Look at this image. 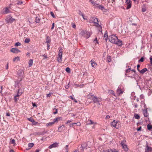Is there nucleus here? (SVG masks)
I'll use <instances>...</instances> for the list:
<instances>
[{
    "label": "nucleus",
    "mask_w": 152,
    "mask_h": 152,
    "mask_svg": "<svg viewBox=\"0 0 152 152\" xmlns=\"http://www.w3.org/2000/svg\"><path fill=\"white\" fill-rule=\"evenodd\" d=\"M109 39L110 42L115 44L119 46H121L122 44V41L118 39L117 37L115 35L113 34L110 36Z\"/></svg>",
    "instance_id": "f257e3e1"
},
{
    "label": "nucleus",
    "mask_w": 152,
    "mask_h": 152,
    "mask_svg": "<svg viewBox=\"0 0 152 152\" xmlns=\"http://www.w3.org/2000/svg\"><path fill=\"white\" fill-rule=\"evenodd\" d=\"M98 20L97 18L94 17H91L90 18L89 21V22L90 23H94V25L99 28L98 30L102 33V30H101L102 29V27L98 23Z\"/></svg>",
    "instance_id": "f03ea898"
},
{
    "label": "nucleus",
    "mask_w": 152,
    "mask_h": 152,
    "mask_svg": "<svg viewBox=\"0 0 152 152\" xmlns=\"http://www.w3.org/2000/svg\"><path fill=\"white\" fill-rule=\"evenodd\" d=\"M80 35L86 38V39H87L89 37L91 33L89 31H86L84 30H82L80 33Z\"/></svg>",
    "instance_id": "7ed1b4c3"
},
{
    "label": "nucleus",
    "mask_w": 152,
    "mask_h": 152,
    "mask_svg": "<svg viewBox=\"0 0 152 152\" xmlns=\"http://www.w3.org/2000/svg\"><path fill=\"white\" fill-rule=\"evenodd\" d=\"M91 142H88L87 143L83 142L81 145V147L80 148V151L82 152L84 151L85 149H87V146H88V148H90L91 146Z\"/></svg>",
    "instance_id": "20e7f679"
},
{
    "label": "nucleus",
    "mask_w": 152,
    "mask_h": 152,
    "mask_svg": "<svg viewBox=\"0 0 152 152\" xmlns=\"http://www.w3.org/2000/svg\"><path fill=\"white\" fill-rule=\"evenodd\" d=\"M93 101L94 103H97L98 104V106L99 107H100V105L99 103V102H100L101 100V99L100 98H97L96 97H94L93 98Z\"/></svg>",
    "instance_id": "39448f33"
},
{
    "label": "nucleus",
    "mask_w": 152,
    "mask_h": 152,
    "mask_svg": "<svg viewBox=\"0 0 152 152\" xmlns=\"http://www.w3.org/2000/svg\"><path fill=\"white\" fill-rule=\"evenodd\" d=\"M15 19L12 18V17L10 15H9L7 16L6 20L7 22L8 23H11L13 21H14Z\"/></svg>",
    "instance_id": "423d86ee"
},
{
    "label": "nucleus",
    "mask_w": 152,
    "mask_h": 152,
    "mask_svg": "<svg viewBox=\"0 0 152 152\" xmlns=\"http://www.w3.org/2000/svg\"><path fill=\"white\" fill-rule=\"evenodd\" d=\"M121 144L124 151H128V148L127 147V146L125 144V141H123L121 142Z\"/></svg>",
    "instance_id": "0eeeda50"
},
{
    "label": "nucleus",
    "mask_w": 152,
    "mask_h": 152,
    "mask_svg": "<svg viewBox=\"0 0 152 152\" xmlns=\"http://www.w3.org/2000/svg\"><path fill=\"white\" fill-rule=\"evenodd\" d=\"M62 57V52L61 50H59L58 57V62H61V61Z\"/></svg>",
    "instance_id": "6e6552de"
},
{
    "label": "nucleus",
    "mask_w": 152,
    "mask_h": 152,
    "mask_svg": "<svg viewBox=\"0 0 152 152\" xmlns=\"http://www.w3.org/2000/svg\"><path fill=\"white\" fill-rule=\"evenodd\" d=\"M146 146L145 152H151L152 150V149L151 147H149L148 144V143L147 141L146 142Z\"/></svg>",
    "instance_id": "1a4fd4ad"
},
{
    "label": "nucleus",
    "mask_w": 152,
    "mask_h": 152,
    "mask_svg": "<svg viewBox=\"0 0 152 152\" xmlns=\"http://www.w3.org/2000/svg\"><path fill=\"white\" fill-rule=\"evenodd\" d=\"M118 122V121H116L115 120H114L111 123V126L115 127L116 129H118V126H117V124Z\"/></svg>",
    "instance_id": "9d476101"
},
{
    "label": "nucleus",
    "mask_w": 152,
    "mask_h": 152,
    "mask_svg": "<svg viewBox=\"0 0 152 152\" xmlns=\"http://www.w3.org/2000/svg\"><path fill=\"white\" fill-rule=\"evenodd\" d=\"M58 146V143L57 142H55L51 144V145L48 147L49 149H51L52 148H56Z\"/></svg>",
    "instance_id": "9b49d317"
},
{
    "label": "nucleus",
    "mask_w": 152,
    "mask_h": 152,
    "mask_svg": "<svg viewBox=\"0 0 152 152\" xmlns=\"http://www.w3.org/2000/svg\"><path fill=\"white\" fill-rule=\"evenodd\" d=\"M10 51L14 53H18L20 52V50L17 49V48H12L10 50Z\"/></svg>",
    "instance_id": "f8f14e48"
},
{
    "label": "nucleus",
    "mask_w": 152,
    "mask_h": 152,
    "mask_svg": "<svg viewBox=\"0 0 152 152\" xmlns=\"http://www.w3.org/2000/svg\"><path fill=\"white\" fill-rule=\"evenodd\" d=\"M118 151L116 149H113L107 150L104 151V152H118Z\"/></svg>",
    "instance_id": "ddd939ff"
},
{
    "label": "nucleus",
    "mask_w": 152,
    "mask_h": 152,
    "mask_svg": "<svg viewBox=\"0 0 152 152\" xmlns=\"http://www.w3.org/2000/svg\"><path fill=\"white\" fill-rule=\"evenodd\" d=\"M18 73L19 76H22L23 75V71L22 69H20L18 71Z\"/></svg>",
    "instance_id": "4468645a"
},
{
    "label": "nucleus",
    "mask_w": 152,
    "mask_h": 152,
    "mask_svg": "<svg viewBox=\"0 0 152 152\" xmlns=\"http://www.w3.org/2000/svg\"><path fill=\"white\" fill-rule=\"evenodd\" d=\"M117 93L118 95L123 93V91L121 90L120 88L119 87H118L117 90Z\"/></svg>",
    "instance_id": "2eb2a0df"
},
{
    "label": "nucleus",
    "mask_w": 152,
    "mask_h": 152,
    "mask_svg": "<svg viewBox=\"0 0 152 152\" xmlns=\"http://www.w3.org/2000/svg\"><path fill=\"white\" fill-rule=\"evenodd\" d=\"M65 128V127L64 125L61 126L58 128V131L59 132H61Z\"/></svg>",
    "instance_id": "dca6fc26"
},
{
    "label": "nucleus",
    "mask_w": 152,
    "mask_h": 152,
    "mask_svg": "<svg viewBox=\"0 0 152 152\" xmlns=\"http://www.w3.org/2000/svg\"><path fill=\"white\" fill-rule=\"evenodd\" d=\"M143 114L145 117H147L148 116V114L147 112V109L143 110Z\"/></svg>",
    "instance_id": "f3484780"
},
{
    "label": "nucleus",
    "mask_w": 152,
    "mask_h": 152,
    "mask_svg": "<svg viewBox=\"0 0 152 152\" xmlns=\"http://www.w3.org/2000/svg\"><path fill=\"white\" fill-rule=\"evenodd\" d=\"M90 62H91V66L93 67H95L96 65L97 64H96L94 62V61H93L92 60H91Z\"/></svg>",
    "instance_id": "a211bd4d"
},
{
    "label": "nucleus",
    "mask_w": 152,
    "mask_h": 152,
    "mask_svg": "<svg viewBox=\"0 0 152 152\" xmlns=\"http://www.w3.org/2000/svg\"><path fill=\"white\" fill-rule=\"evenodd\" d=\"M20 60V58L18 56L16 57L13 59V61L14 62H17L19 61Z\"/></svg>",
    "instance_id": "6ab92c4d"
},
{
    "label": "nucleus",
    "mask_w": 152,
    "mask_h": 152,
    "mask_svg": "<svg viewBox=\"0 0 152 152\" xmlns=\"http://www.w3.org/2000/svg\"><path fill=\"white\" fill-rule=\"evenodd\" d=\"M62 118L61 117H58L56 118L54 120V122L55 123L57 122L58 121L61 120Z\"/></svg>",
    "instance_id": "aec40b11"
},
{
    "label": "nucleus",
    "mask_w": 152,
    "mask_h": 152,
    "mask_svg": "<svg viewBox=\"0 0 152 152\" xmlns=\"http://www.w3.org/2000/svg\"><path fill=\"white\" fill-rule=\"evenodd\" d=\"M147 71V69L146 68H145L141 70H140L139 72L140 73L143 74L144 73H145L146 71Z\"/></svg>",
    "instance_id": "412c9836"
},
{
    "label": "nucleus",
    "mask_w": 152,
    "mask_h": 152,
    "mask_svg": "<svg viewBox=\"0 0 152 152\" xmlns=\"http://www.w3.org/2000/svg\"><path fill=\"white\" fill-rule=\"evenodd\" d=\"M90 1L91 2V3L94 6H96L98 5V4L96 2H94L93 1L90 0Z\"/></svg>",
    "instance_id": "4be33fe9"
},
{
    "label": "nucleus",
    "mask_w": 152,
    "mask_h": 152,
    "mask_svg": "<svg viewBox=\"0 0 152 152\" xmlns=\"http://www.w3.org/2000/svg\"><path fill=\"white\" fill-rule=\"evenodd\" d=\"M51 41V39L50 37L48 36L47 37V38L46 39V42L47 43H49Z\"/></svg>",
    "instance_id": "5701e85b"
},
{
    "label": "nucleus",
    "mask_w": 152,
    "mask_h": 152,
    "mask_svg": "<svg viewBox=\"0 0 152 152\" xmlns=\"http://www.w3.org/2000/svg\"><path fill=\"white\" fill-rule=\"evenodd\" d=\"M55 123V122L53 121L49 122V123H47L46 125L47 126H52L53 124Z\"/></svg>",
    "instance_id": "b1692460"
},
{
    "label": "nucleus",
    "mask_w": 152,
    "mask_h": 152,
    "mask_svg": "<svg viewBox=\"0 0 152 152\" xmlns=\"http://www.w3.org/2000/svg\"><path fill=\"white\" fill-rule=\"evenodd\" d=\"M33 63V60L32 59H30L28 63L29 66H31L32 65Z\"/></svg>",
    "instance_id": "393cba45"
},
{
    "label": "nucleus",
    "mask_w": 152,
    "mask_h": 152,
    "mask_svg": "<svg viewBox=\"0 0 152 152\" xmlns=\"http://www.w3.org/2000/svg\"><path fill=\"white\" fill-rule=\"evenodd\" d=\"M34 145V144L33 143H29L28 144V147L29 148V149L31 148Z\"/></svg>",
    "instance_id": "a878e982"
},
{
    "label": "nucleus",
    "mask_w": 152,
    "mask_h": 152,
    "mask_svg": "<svg viewBox=\"0 0 152 152\" xmlns=\"http://www.w3.org/2000/svg\"><path fill=\"white\" fill-rule=\"evenodd\" d=\"M134 117L136 119H139L140 118V116L139 115L137 114H135L134 115Z\"/></svg>",
    "instance_id": "bb28decb"
},
{
    "label": "nucleus",
    "mask_w": 152,
    "mask_h": 152,
    "mask_svg": "<svg viewBox=\"0 0 152 152\" xmlns=\"http://www.w3.org/2000/svg\"><path fill=\"white\" fill-rule=\"evenodd\" d=\"M97 7H98L99 9L102 10H103L104 9V7L103 6L101 5H99L98 6H96Z\"/></svg>",
    "instance_id": "cd10ccee"
},
{
    "label": "nucleus",
    "mask_w": 152,
    "mask_h": 152,
    "mask_svg": "<svg viewBox=\"0 0 152 152\" xmlns=\"http://www.w3.org/2000/svg\"><path fill=\"white\" fill-rule=\"evenodd\" d=\"M126 5L127 7L126 9L127 10L130 9L131 7L132 6L131 4H127Z\"/></svg>",
    "instance_id": "c85d7f7f"
},
{
    "label": "nucleus",
    "mask_w": 152,
    "mask_h": 152,
    "mask_svg": "<svg viewBox=\"0 0 152 152\" xmlns=\"http://www.w3.org/2000/svg\"><path fill=\"white\" fill-rule=\"evenodd\" d=\"M40 18L38 17H36V18L35 21L37 23H39L40 22Z\"/></svg>",
    "instance_id": "c756f323"
},
{
    "label": "nucleus",
    "mask_w": 152,
    "mask_h": 152,
    "mask_svg": "<svg viewBox=\"0 0 152 152\" xmlns=\"http://www.w3.org/2000/svg\"><path fill=\"white\" fill-rule=\"evenodd\" d=\"M10 140H11V143L12 144H13V145H15V140H14V139H12V138H11L10 139Z\"/></svg>",
    "instance_id": "7c9ffc66"
},
{
    "label": "nucleus",
    "mask_w": 152,
    "mask_h": 152,
    "mask_svg": "<svg viewBox=\"0 0 152 152\" xmlns=\"http://www.w3.org/2000/svg\"><path fill=\"white\" fill-rule=\"evenodd\" d=\"M107 60L108 62H110L111 61L110 56H107Z\"/></svg>",
    "instance_id": "2f4dec72"
},
{
    "label": "nucleus",
    "mask_w": 152,
    "mask_h": 152,
    "mask_svg": "<svg viewBox=\"0 0 152 152\" xmlns=\"http://www.w3.org/2000/svg\"><path fill=\"white\" fill-rule=\"evenodd\" d=\"M94 43H95V44H98V42L97 41V38L96 37L95 38V39L94 40Z\"/></svg>",
    "instance_id": "473e14b6"
},
{
    "label": "nucleus",
    "mask_w": 152,
    "mask_h": 152,
    "mask_svg": "<svg viewBox=\"0 0 152 152\" xmlns=\"http://www.w3.org/2000/svg\"><path fill=\"white\" fill-rule=\"evenodd\" d=\"M147 128L148 130H150L152 128V126L148 124L147 125Z\"/></svg>",
    "instance_id": "72a5a7b5"
},
{
    "label": "nucleus",
    "mask_w": 152,
    "mask_h": 152,
    "mask_svg": "<svg viewBox=\"0 0 152 152\" xmlns=\"http://www.w3.org/2000/svg\"><path fill=\"white\" fill-rule=\"evenodd\" d=\"M21 45V43L19 42H16L15 44V47L20 46Z\"/></svg>",
    "instance_id": "f704fd0d"
},
{
    "label": "nucleus",
    "mask_w": 152,
    "mask_h": 152,
    "mask_svg": "<svg viewBox=\"0 0 152 152\" xmlns=\"http://www.w3.org/2000/svg\"><path fill=\"white\" fill-rule=\"evenodd\" d=\"M28 120L29 121L31 122H35L34 120L32 118H28Z\"/></svg>",
    "instance_id": "c9c22d12"
},
{
    "label": "nucleus",
    "mask_w": 152,
    "mask_h": 152,
    "mask_svg": "<svg viewBox=\"0 0 152 152\" xmlns=\"http://www.w3.org/2000/svg\"><path fill=\"white\" fill-rule=\"evenodd\" d=\"M16 1V4H21L23 3V2H22L20 1Z\"/></svg>",
    "instance_id": "e433bc0d"
},
{
    "label": "nucleus",
    "mask_w": 152,
    "mask_h": 152,
    "mask_svg": "<svg viewBox=\"0 0 152 152\" xmlns=\"http://www.w3.org/2000/svg\"><path fill=\"white\" fill-rule=\"evenodd\" d=\"M30 40V39H29L26 38L25 39V42L26 43H28L29 42Z\"/></svg>",
    "instance_id": "4c0bfd02"
},
{
    "label": "nucleus",
    "mask_w": 152,
    "mask_h": 152,
    "mask_svg": "<svg viewBox=\"0 0 152 152\" xmlns=\"http://www.w3.org/2000/svg\"><path fill=\"white\" fill-rule=\"evenodd\" d=\"M45 133L44 132H38L37 133V134H38V135H44V134Z\"/></svg>",
    "instance_id": "58836bf2"
},
{
    "label": "nucleus",
    "mask_w": 152,
    "mask_h": 152,
    "mask_svg": "<svg viewBox=\"0 0 152 152\" xmlns=\"http://www.w3.org/2000/svg\"><path fill=\"white\" fill-rule=\"evenodd\" d=\"M109 92L110 94H113V95L115 96V94L114 93V91L113 90H110L109 91Z\"/></svg>",
    "instance_id": "ea45409f"
},
{
    "label": "nucleus",
    "mask_w": 152,
    "mask_h": 152,
    "mask_svg": "<svg viewBox=\"0 0 152 152\" xmlns=\"http://www.w3.org/2000/svg\"><path fill=\"white\" fill-rule=\"evenodd\" d=\"M70 70V69L69 67H67L66 69V71L67 72L69 73Z\"/></svg>",
    "instance_id": "a19ab883"
},
{
    "label": "nucleus",
    "mask_w": 152,
    "mask_h": 152,
    "mask_svg": "<svg viewBox=\"0 0 152 152\" xmlns=\"http://www.w3.org/2000/svg\"><path fill=\"white\" fill-rule=\"evenodd\" d=\"M9 9L7 8H6L5 9V13H7L9 12Z\"/></svg>",
    "instance_id": "79ce46f5"
},
{
    "label": "nucleus",
    "mask_w": 152,
    "mask_h": 152,
    "mask_svg": "<svg viewBox=\"0 0 152 152\" xmlns=\"http://www.w3.org/2000/svg\"><path fill=\"white\" fill-rule=\"evenodd\" d=\"M146 10V8L145 7L142 8V12H145Z\"/></svg>",
    "instance_id": "37998d69"
},
{
    "label": "nucleus",
    "mask_w": 152,
    "mask_h": 152,
    "mask_svg": "<svg viewBox=\"0 0 152 152\" xmlns=\"http://www.w3.org/2000/svg\"><path fill=\"white\" fill-rule=\"evenodd\" d=\"M14 97V99L15 102H17L18 100V99H19V97H17V96H15Z\"/></svg>",
    "instance_id": "c03bdc74"
},
{
    "label": "nucleus",
    "mask_w": 152,
    "mask_h": 152,
    "mask_svg": "<svg viewBox=\"0 0 152 152\" xmlns=\"http://www.w3.org/2000/svg\"><path fill=\"white\" fill-rule=\"evenodd\" d=\"M78 14L79 15L82 16V17H83V14L80 11H79Z\"/></svg>",
    "instance_id": "a18cd8bd"
},
{
    "label": "nucleus",
    "mask_w": 152,
    "mask_h": 152,
    "mask_svg": "<svg viewBox=\"0 0 152 152\" xmlns=\"http://www.w3.org/2000/svg\"><path fill=\"white\" fill-rule=\"evenodd\" d=\"M50 13L52 17H53V18H55V16L54 15L53 13L52 12H51Z\"/></svg>",
    "instance_id": "49530a36"
},
{
    "label": "nucleus",
    "mask_w": 152,
    "mask_h": 152,
    "mask_svg": "<svg viewBox=\"0 0 152 152\" xmlns=\"http://www.w3.org/2000/svg\"><path fill=\"white\" fill-rule=\"evenodd\" d=\"M65 148L66 150V152H68V145H66V147H65Z\"/></svg>",
    "instance_id": "de8ad7c7"
},
{
    "label": "nucleus",
    "mask_w": 152,
    "mask_h": 152,
    "mask_svg": "<svg viewBox=\"0 0 152 152\" xmlns=\"http://www.w3.org/2000/svg\"><path fill=\"white\" fill-rule=\"evenodd\" d=\"M76 124V125L78 126H79L81 125V124L80 122H77V123H74L72 124Z\"/></svg>",
    "instance_id": "09e8293b"
},
{
    "label": "nucleus",
    "mask_w": 152,
    "mask_h": 152,
    "mask_svg": "<svg viewBox=\"0 0 152 152\" xmlns=\"http://www.w3.org/2000/svg\"><path fill=\"white\" fill-rule=\"evenodd\" d=\"M126 3L127 4H131L130 2V0H126Z\"/></svg>",
    "instance_id": "8fccbe9b"
},
{
    "label": "nucleus",
    "mask_w": 152,
    "mask_h": 152,
    "mask_svg": "<svg viewBox=\"0 0 152 152\" xmlns=\"http://www.w3.org/2000/svg\"><path fill=\"white\" fill-rule=\"evenodd\" d=\"M143 61H144V58L143 57H142L139 61H138V62H142Z\"/></svg>",
    "instance_id": "3c124183"
},
{
    "label": "nucleus",
    "mask_w": 152,
    "mask_h": 152,
    "mask_svg": "<svg viewBox=\"0 0 152 152\" xmlns=\"http://www.w3.org/2000/svg\"><path fill=\"white\" fill-rule=\"evenodd\" d=\"M150 62L151 64L152 65V56H151L150 58Z\"/></svg>",
    "instance_id": "603ef678"
},
{
    "label": "nucleus",
    "mask_w": 152,
    "mask_h": 152,
    "mask_svg": "<svg viewBox=\"0 0 152 152\" xmlns=\"http://www.w3.org/2000/svg\"><path fill=\"white\" fill-rule=\"evenodd\" d=\"M105 40H107V33H105L104 34V38H105Z\"/></svg>",
    "instance_id": "864d4df0"
},
{
    "label": "nucleus",
    "mask_w": 152,
    "mask_h": 152,
    "mask_svg": "<svg viewBox=\"0 0 152 152\" xmlns=\"http://www.w3.org/2000/svg\"><path fill=\"white\" fill-rule=\"evenodd\" d=\"M55 110L56 111L55 112H54L53 113L54 114H57L58 113V109H55L53 110Z\"/></svg>",
    "instance_id": "5fc2aeb1"
},
{
    "label": "nucleus",
    "mask_w": 152,
    "mask_h": 152,
    "mask_svg": "<svg viewBox=\"0 0 152 152\" xmlns=\"http://www.w3.org/2000/svg\"><path fill=\"white\" fill-rule=\"evenodd\" d=\"M130 69H131L130 68H129L128 69H127L126 70V73H128V72H130Z\"/></svg>",
    "instance_id": "6e6d98bb"
},
{
    "label": "nucleus",
    "mask_w": 152,
    "mask_h": 152,
    "mask_svg": "<svg viewBox=\"0 0 152 152\" xmlns=\"http://www.w3.org/2000/svg\"><path fill=\"white\" fill-rule=\"evenodd\" d=\"M72 27L74 28H75L76 27V26L75 24L73 23H72Z\"/></svg>",
    "instance_id": "4d7b16f0"
},
{
    "label": "nucleus",
    "mask_w": 152,
    "mask_h": 152,
    "mask_svg": "<svg viewBox=\"0 0 152 152\" xmlns=\"http://www.w3.org/2000/svg\"><path fill=\"white\" fill-rule=\"evenodd\" d=\"M21 93V95L22 94V90H20V89H19L18 90V92L17 93Z\"/></svg>",
    "instance_id": "13d9d810"
},
{
    "label": "nucleus",
    "mask_w": 152,
    "mask_h": 152,
    "mask_svg": "<svg viewBox=\"0 0 152 152\" xmlns=\"http://www.w3.org/2000/svg\"><path fill=\"white\" fill-rule=\"evenodd\" d=\"M140 66L139 64L137 65V70L139 72L140 71V70L139 69V68L140 67Z\"/></svg>",
    "instance_id": "bf43d9fd"
},
{
    "label": "nucleus",
    "mask_w": 152,
    "mask_h": 152,
    "mask_svg": "<svg viewBox=\"0 0 152 152\" xmlns=\"http://www.w3.org/2000/svg\"><path fill=\"white\" fill-rule=\"evenodd\" d=\"M21 95V93H17V95H16V96L17 97H19V96Z\"/></svg>",
    "instance_id": "052dcab7"
},
{
    "label": "nucleus",
    "mask_w": 152,
    "mask_h": 152,
    "mask_svg": "<svg viewBox=\"0 0 152 152\" xmlns=\"http://www.w3.org/2000/svg\"><path fill=\"white\" fill-rule=\"evenodd\" d=\"M93 124V122L91 120H90V122L89 124Z\"/></svg>",
    "instance_id": "680f3d73"
},
{
    "label": "nucleus",
    "mask_w": 152,
    "mask_h": 152,
    "mask_svg": "<svg viewBox=\"0 0 152 152\" xmlns=\"http://www.w3.org/2000/svg\"><path fill=\"white\" fill-rule=\"evenodd\" d=\"M8 65H9L8 63H7V66L6 67V69H7L8 68V66H9Z\"/></svg>",
    "instance_id": "e2e57ef3"
},
{
    "label": "nucleus",
    "mask_w": 152,
    "mask_h": 152,
    "mask_svg": "<svg viewBox=\"0 0 152 152\" xmlns=\"http://www.w3.org/2000/svg\"><path fill=\"white\" fill-rule=\"evenodd\" d=\"M110 118V116L109 115H107L105 118L106 119H108Z\"/></svg>",
    "instance_id": "0e129e2a"
},
{
    "label": "nucleus",
    "mask_w": 152,
    "mask_h": 152,
    "mask_svg": "<svg viewBox=\"0 0 152 152\" xmlns=\"http://www.w3.org/2000/svg\"><path fill=\"white\" fill-rule=\"evenodd\" d=\"M72 121V120H69L68 121H67L66 123V124H67L69 123L70 122H71Z\"/></svg>",
    "instance_id": "69168bd1"
},
{
    "label": "nucleus",
    "mask_w": 152,
    "mask_h": 152,
    "mask_svg": "<svg viewBox=\"0 0 152 152\" xmlns=\"http://www.w3.org/2000/svg\"><path fill=\"white\" fill-rule=\"evenodd\" d=\"M54 23H53L52 24V27L51 28V29H53L54 28Z\"/></svg>",
    "instance_id": "338daca9"
},
{
    "label": "nucleus",
    "mask_w": 152,
    "mask_h": 152,
    "mask_svg": "<svg viewBox=\"0 0 152 152\" xmlns=\"http://www.w3.org/2000/svg\"><path fill=\"white\" fill-rule=\"evenodd\" d=\"M69 97L72 100L75 99L71 96H70Z\"/></svg>",
    "instance_id": "774afa93"
}]
</instances>
